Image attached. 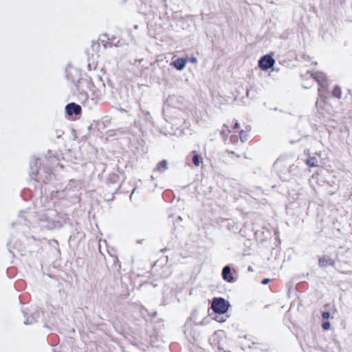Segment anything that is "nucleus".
<instances>
[{
  "label": "nucleus",
  "instance_id": "3",
  "mask_svg": "<svg viewBox=\"0 0 352 352\" xmlns=\"http://www.w3.org/2000/svg\"><path fill=\"white\" fill-rule=\"evenodd\" d=\"M275 63L274 59L270 54L262 56L258 61L259 67L264 71L272 68Z\"/></svg>",
  "mask_w": 352,
  "mask_h": 352
},
{
  "label": "nucleus",
  "instance_id": "7",
  "mask_svg": "<svg viewBox=\"0 0 352 352\" xmlns=\"http://www.w3.org/2000/svg\"><path fill=\"white\" fill-rule=\"evenodd\" d=\"M186 59H184V58H177L176 60H175L173 63H172V65L178 70L179 71H182L183 70L185 67H186Z\"/></svg>",
  "mask_w": 352,
  "mask_h": 352
},
{
  "label": "nucleus",
  "instance_id": "17",
  "mask_svg": "<svg viewBox=\"0 0 352 352\" xmlns=\"http://www.w3.org/2000/svg\"><path fill=\"white\" fill-rule=\"evenodd\" d=\"M190 61L192 63H196L197 62V58L195 57H191L190 58Z\"/></svg>",
  "mask_w": 352,
  "mask_h": 352
},
{
  "label": "nucleus",
  "instance_id": "16",
  "mask_svg": "<svg viewBox=\"0 0 352 352\" xmlns=\"http://www.w3.org/2000/svg\"><path fill=\"white\" fill-rule=\"evenodd\" d=\"M215 320L219 322H223L226 321V319L223 318V317L222 316H217Z\"/></svg>",
  "mask_w": 352,
  "mask_h": 352
},
{
  "label": "nucleus",
  "instance_id": "1",
  "mask_svg": "<svg viewBox=\"0 0 352 352\" xmlns=\"http://www.w3.org/2000/svg\"><path fill=\"white\" fill-rule=\"evenodd\" d=\"M301 77L305 80L302 83V86L305 88H308L315 81L318 82L320 85L319 91H320L322 87H324L327 85V77L324 74L321 72L313 73L312 69H307L305 74H301Z\"/></svg>",
  "mask_w": 352,
  "mask_h": 352
},
{
  "label": "nucleus",
  "instance_id": "18",
  "mask_svg": "<svg viewBox=\"0 0 352 352\" xmlns=\"http://www.w3.org/2000/svg\"><path fill=\"white\" fill-rule=\"evenodd\" d=\"M269 282H270V279H268V278H265L264 280H263L262 283H263V285H266V284H267Z\"/></svg>",
  "mask_w": 352,
  "mask_h": 352
},
{
  "label": "nucleus",
  "instance_id": "10",
  "mask_svg": "<svg viewBox=\"0 0 352 352\" xmlns=\"http://www.w3.org/2000/svg\"><path fill=\"white\" fill-rule=\"evenodd\" d=\"M167 168V162L166 161H162L159 163L156 170H166Z\"/></svg>",
  "mask_w": 352,
  "mask_h": 352
},
{
  "label": "nucleus",
  "instance_id": "6",
  "mask_svg": "<svg viewBox=\"0 0 352 352\" xmlns=\"http://www.w3.org/2000/svg\"><path fill=\"white\" fill-rule=\"evenodd\" d=\"M222 276L223 278L227 282L232 283L233 282V277L231 275V269L230 266H226L223 267L222 271Z\"/></svg>",
  "mask_w": 352,
  "mask_h": 352
},
{
  "label": "nucleus",
  "instance_id": "12",
  "mask_svg": "<svg viewBox=\"0 0 352 352\" xmlns=\"http://www.w3.org/2000/svg\"><path fill=\"white\" fill-rule=\"evenodd\" d=\"M333 94L337 98H341V91H340V89L338 87H336L334 88Z\"/></svg>",
  "mask_w": 352,
  "mask_h": 352
},
{
  "label": "nucleus",
  "instance_id": "20",
  "mask_svg": "<svg viewBox=\"0 0 352 352\" xmlns=\"http://www.w3.org/2000/svg\"><path fill=\"white\" fill-rule=\"evenodd\" d=\"M305 155H309V150H305Z\"/></svg>",
  "mask_w": 352,
  "mask_h": 352
},
{
  "label": "nucleus",
  "instance_id": "5",
  "mask_svg": "<svg viewBox=\"0 0 352 352\" xmlns=\"http://www.w3.org/2000/svg\"><path fill=\"white\" fill-rule=\"evenodd\" d=\"M81 108L79 105H77L74 103H70L66 106V111L69 115L79 114L80 112Z\"/></svg>",
  "mask_w": 352,
  "mask_h": 352
},
{
  "label": "nucleus",
  "instance_id": "2",
  "mask_svg": "<svg viewBox=\"0 0 352 352\" xmlns=\"http://www.w3.org/2000/svg\"><path fill=\"white\" fill-rule=\"evenodd\" d=\"M230 303L222 298H214L212 302V309L215 313L223 314L227 312Z\"/></svg>",
  "mask_w": 352,
  "mask_h": 352
},
{
  "label": "nucleus",
  "instance_id": "8",
  "mask_svg": "<svg viewBox=\"0 0 352 352\" xmlns=\"http://www.w3.org/2000/svg\"><path fill=\"white\" fill-rule=\"evenodd\" d=\"M319 265L321 267H326L333 265V261L327 256H324L319 259Z\"/></svg>",
  "mask_w": 352,
  "mask_h": 352
},
{
  "label": "nucleus",
  "instance_id": "13",
  "mask_svg": "<svg viewBox=\"0 0 352 352\" xmlns=\"http://www.w3.org/2000/svg\"><path fill=\"white\" fill-rule=\"evenodd\" d=\"M322 327L324 330H329L331 327V324L327 320H323L322 323Z\"/></svg>",
  "mask_w": 352,
  "mask_h": 352
},
{
  "label": "nucleus",
  "instance_id": "19",
  "mask_svg": "<svg viewBox=\"0 0 352 352\" xmlns=\"http://www.w3.org/2000/svg\"><path fill=\"white\" fill-rule=\"evenodd\" d=\"M33 320H34V319H32V320H30V321L28 320L27 321H25V322H24V323H25V324H31V323H32Z\"/></svg>",
  "mask_w": 352,
  "mask_h": 352
},
{
  "label": "nucleus",
  "instance_id": "4",
  "mask_svg": "<svg viewBox=\"0 0 352 352\" xmlns=\"http://www.w3.org/2000/svg\"><path fill=\"white\" fill-rule=\"evenodd\" d=\"M285 158L284 156L279 157L274 164L275 171L280 172L285 169Z\"/></svg>",
  "mask_w": 352,
  "mask_h": 352
},
{
  "label": "nucleus",
  "instance_id": "15",
  "mask_svg": "<svg viewBox=\"0 0 352 352\" xmlns=\"http://www.w3.org/2000/svg\"><path fill=\"white\" fill-rule=\"evenodd\" d=\"M240 138L242 141H245L246 140V134L244 131H241L240 133Z\"/></svg>",
  "mask_w": 352,
  "mask_h": 352
},
{
  "label": "nucleus",
  "instance_id": "14",
  "mask_svg": "<svg viewBox=\"0 0 352 352\" xmlns=\"http://www.w3.org/2000/svg\"><path fill=\"white\" fill-rule=\"evenodd\" d=\"M322 316L323 320H327L330 317V314L327 311H325L322 313Z\"/></svg>",
  "mask_w": 352,
  "mask_h": 352
},
{
  "label": "nucleus",
  "instance_id": "9",
  "mask_svg": "<svg viewBox=\"0 0 352 352\" xmlns=\"http://www.w3.org/2000/svg\"><path fill=\"white\" fill-rule=\"evenodd\" d=\"M306 164L309 167H316L318 166V161L314 157H309L307 161Z\"/></svg>",
  "mask_w": 352,
  "mask_h": 352
},
{
  "label": "nucleus",
  "instance_id": "11",
  "mask_svg": "<svg viewBox=\"0 0 352 352\" xmlns=\"http://www.w3.org/2000/svg\"><path fill=\"white\" fill-rule=\"evenodd\" d=\"M192 162L195 166H199V164H200L199 156L197 154L194 155V156L192 157Z\"/></svg>",
  "mask_w": 352,
  "mask_h": 352
}]
</instances>
